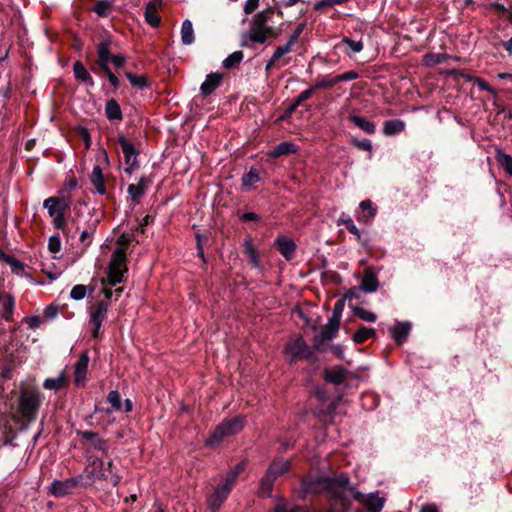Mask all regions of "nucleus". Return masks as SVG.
Instances as JSON below:
<instances>
[{
	"mask_svg": "<svg viewBox=\"0 0 512 512\" xmlns=\"http://www.w3.org/2000/svg\"><path fill=\"white\" fill-rule=\"evenodd\" d=\"M126 262L127 256L123 254L122 249H115L107 269V277L102 279V284L114 287L124 282V274L128 271Z\"/></svg>",
	"mask_w": 512,
	"mask_h": 512,
	"instance_id": "nucleus-1",
	"label": "nucleus"
},
{
	"mask_svg": "<svg viewBox=\"0 0 512 512\" xmlns=\"http://www.w3.org/2000/svg\"><path fill=\"white\" fill-rule=\"evenodd\" d=\"M274 14V6H269L254 14L250 21V28L248 32V38L250 41L258 44L265 43V36L262 34V31L268 27V23Z\"/></svg>",
	"mask_w": 512,
	"mask_h": 512,
	"instance_id": "nucleus-2",
	"label": "nucleus"
},
{
	"mask_svg": "<svg viewBox=\"0 0 512 512\" xmlns=\"http://www.w3.org/2000/svg\"><path fill=\"white\" fill-rule=\"evenodd\" d=\"M285 352L290 356V363L297 360H310L314 356V349L310 347L300 335L285 347Z\"/></svg>",
	"mask_w": 512,
	"mask_h": 512,
	"instance_id": "nucleus-3",
	"label": "nucleus"
},
{
	"mask_svg": "<svg viewBox=\"0 0 512 512\" xmlns=\"http://www.w3.org/2000/svg\"><path fill=\"white\" fill-rule=\"evenodd\" d=\"M117 142L122 149L125 163L127 164V167L124 169V172L127 173L128 175H132V173L135 170H138L140 168V164L137 159L140 152L135 148L134 144L124 135H119L117 138Z\"/></svg>",
	"mask_w": 512,
	"mask_h": 512,
	"instance_id": "nucleus-4",
	"label": "nucleus"
},
{
	"mask_svg": "<svg viewBox=\"0 0 512 512\" xmlns=\"http://www.w3.org/2000/svg\"><path fill=\"white\" fill-rule=\"evenodd\" d=\"M79 475L82 477L83 487L85 488L91 486L97 479H107V475L104 473V462L98 458L89 462L84 472Z\"/></svg>",
	"mask_w": 512,
	"mask_h": 512,
	"instance_id": "nucleus-5",
	"label": "nucleus"
},
{
	"mask_svg": "<svg viewBox=\"0 0 512 512\" xmlns=\"http://www.w3.org/2000/svg\"><path fill=\"white\" fill-rule=\"evenodd\" d=\"M83 487L82 477L77 475L63 481L54 480L50 485V492L55 497H63L70 494L74 489Z\"/></svg>",
	"mask_w": 512,
	"mask_h": 512,
	"instance_id": "nucleus-6",
	"label": "nucleus"
},
{
	"mask_svg": "<svg viewBox=\"0 0 512 512\" xmlns=\"http://www.w3.org/2000/svg\"><path fill=\"white\" fill-rule=\"evenodd\" d=\"M111 40L110 38L103 39L97 46L98 59L91 66L94 73H99L101 70L109 68V63L113 57L110 51Z\"/></svg>",
	"mask_w": 512,
	"mask_h": 512,
	"instance_id": "nucleus-7",
	"label": "nucleus"
},
{
	"mask_svg": "<svg viewBox=\"0 0 512 512\" xmlns=\"http://www.w3.org/2000/svg\"><path fill=\"white\" fill-rule=\"evenodd\" d=\"M231 490L228 487H225L221 484H218L212 494H210L207 498V507L210 512H218L224 502L227 500L230 495Z\"/></svg>",
	"mask_w": 512,
	"mask_h": 512,
	"instance_id": "nucleus-8",
	"label": "nucleus"
},
{
	"mask_svg": "<svg viewBox=\"0 0 512 512\" xmlns=\"http://www.w3.org/2000/svg\"><path fill=\"white\" fill-rule=\"evenodd\" d=\"M274 245L285 260L291 261L294 258L297 245L293 239L285 235H278L274 241Z\"/></svg>",
	"mask_w": 512,
	"mask_h": 512,
	"instance_id": "nucleus-9",
	"label": "nucleus"
},
{
	"mask_svg": "<svg viewBox=\"0 0 512 512\" xmlns=\"http://www.w3.org/2000/svg\"><path fill=\"white\" fill-rule=\"evenodd\" d=\"M89 356L88 352L81 353L78 361L74 365V383L78 387L85 386L86 374L88 371Z\"/></svg>",
	"mask_w": 512,
	"mask_h": 512,
	"instance_id": "nucleus-10",
	"label": "nucleus"
},
{
	"mask_svg": "<svg viewBox=\"0 0 512 512\" xmlns=\"http://www.w3.org/2000/svg\"><path fill=\"white\" fill-rule=\"evenodd\" d=\"M305 491L312 494H320L324 491H331L328 476L308 478L303 481Z\"/></svg>",
	"mask_w": 512,
	"mask_h": 512,
	"instance_id": "nucleus-11",
	"label": "nucleus"
},
{
	"mask_svg": "<svg viewBox=\"0 0 512 512\" xmlns=\"http://www.w3.org/2000/svg\"><path fill=\"white\" fill-rule=\"evenodd\" d=\"M379 287V280L377 277V272L374 267H366L364 269L363 278L361 281L360 289L366 293H373Z\"/></svg>",
	"mask_w": 512,
	"mask_h": 512,
	"instance_id": "nucleus-12",
	"label": "nucleus"
},
{
	"mask_svg": "<svg viewBox=\"0 0 512 512\" xmlns=\"http://www.w3.org/2000/svg\"><path fill=\"white\" fill-rule=\"evenodd\" d=\"M243 253L248 257L249 264L253 268H260L261 261L257 248L254 246L251 235H246L243 239Z\"/></svg>",
	"mask_w": 512,
	"mask_h": 512,
	"instance_id": "nucleus-13",
	"label": "nucleus"
},
{
	"mask_svg": "<svg viewBox=\"0 0 512 512\" xmlns=\"http://www.w3.org/2000/svg\"><path fill=\"white\" fill-rule=\"evenodd\" d=\"M151 183L152 180L150 178L142 176L137 184H130L127 188L130 199L133 202L138 203L139 199L145 195Z\"/></svg>",
	"mask_w": 512,
	"mask_h": 512,
	"instance_id": "nucleus-14",
	"label": "nucleus"
},
{
	"mask_svg": "<svg viewBox=\"0 0 512 512\" xmlns=\"http://www.w3.org/2000/svg\"><path fill=\"white\" fill-rule=\"evenodd\" d=\"M228 437L234 436L241 432L246 424L244 416L238 415L231 419H225L221 423Z\"/></svg>",
	"mask_w": 512,
	"mask_h": 512,
	"instance_id": "nucleus-15",
	"label": "nucleus"
},
{
	"mask_svg": "<svg viewBox=\"0 0 512 512\" xmlns=\"http://www.w3.org/2000/svg\"><path fill=\"white\" fill-rule=\"evenodd\" d=\"M223 74L221 73H210L206 76L205 81L200 86L201 94L206 97L212 94L221 84Z\"/></svg>",
	"mask_w": 512,
	"mask_h": 512,
	"instance_id": "nucleus-16",
	"label": "nucleus"
},
{
	"mask_svg": "<svg viewBox=\"0 0 512 512\" xmlns=\"http://www.w3.org/2000/svg\"><path fill=\"white\" fill-rule=\"evenodd\" d=\"M347 373V370L340 366L334 368H325L323 377L325 381L329 383L340 385L345 381Z\"/></svg>",
	"mask_w": 512,
	"mask_h": 512,
	"instance_id": "nucleus-17",
	"label": "nucleus"
},
{
	"mask_svg": "<svg viewBox=\"0 0 512 512\" xmlns=\"http://www.w3.org/2000/svg\"><path fill=\"white\" fill-rule=\"evenodd\" d=\"M412 329L410 322H398L393 328L390 329L394 341L401 345L403 344L410 334Z\"/></svg>",
	"mask_w": 512,
	"mask_h": 512,
	"instance_id": "nucleus-18",
	"label": "nucleus"
},
{
	"mask_svg": "<svg viewBox=\"0 0 512 512\" xmlns=\"http://www.w3.org/2000/svg\"><path fill=\"white\" fill-rule=\"evenodd\" d=\"M43 206H44V208H46L48 210V214L50 217L57 215L60 210H61V212H65V210L68 207L65 200L62 198H59V197L47 198L44 201Z\"/></svg>",
	"mask_w": 512,
	"mask_h": 512,
	"instance_id": "nucleus-19",
	"label": "nucleus"
},
{
	"mask_svg": "<svg viewBox=\"0 0 512 512\" xmlns=\"http://www.w3.org/2000/svg\"><path fill=\"white\" fill-rule=\"evenodd\" d=\"M297 151V147L292 142L283 141L276 145L272 150L267 153V156L270 158H279L281 156L289 155L295 153Z\"/></svg>",
	"mask_w": 512,
	"mask_h": 512,
	"instance_id": "nucleus-20",
	"label": "nucleus"
},
{
	"mask_svg": "<svg viewBox=\"0 0 512 512\" xmlns=\"http://www.w3.org/2000/svg\"><path fill=\"white\" fill-rule=\"evenodd\" d=\"M109 304L105 301H99L93 307L90 314V323L102 324L107 318Z\"/></svg>",
	"mask_w": 512,
	"mask_h": 512,
	"instance_id": "nucleus-21",
	"label": "nucleus"
},
{
	"mask_svg": "<svg viewBox=\"0 0 512 512\" xmlns=\"http://www.w3.org/2000/svg\"><path fill=\"white\" fill-rule=\"evenodd\" d=\"M348 120L367 134L372 135L376 132L375 123L372 121H369L368 119H366L363 116L350 114L348 116Z\"/></svg>",
	"mask_w": 512,
	"mask_h": 512,
	"instance_id": "nucleus-22",
	"label": "nucleus"
},
{
	"mask_svg": "<svg viewBox=\"0 0 512 512\" xmlns=\"http://www.w3.org/2000/svg\"><path fill=\"white\" fill-rule=\"evenodd\" d=\"M69 385V377L61 372L57 378H47L43 383V387L48 390L59 391L63 388H67Z\"/></svg>",
	"mask_w": 512,
	"mask_h": 512,
	"instance_id": "nucleus-23",
	"label": "nucleus"
},
{
	"mask_svg": "<svg viewBox=\"0 0 512 512\" xmlns=\"http://www.w3.org/2000/svg\"><path fill=\"white\" fill-rule=\"evenodd\" d=\"M339 400L334 399L331 400L329 403H322L319 407L316 409V414L320 418L321 421H327L328 419H331L333 415L335 414V411L337 409Z\"/></svg>",
	"mask_w": 512,
	"mask_h": 512,
	"instance_id": "nucleus-24",
	"label": "nucleus"
},
{
	"mask_svg": "<svg viewBox=\"0 0 512 512\" xmlns=\"http://www.w3.org/2000/svg\"><path fill=\"white\" fill-rule=\"evenodd\" d=\"M145 20L146 22L152 26L153 28L159 27L161 23V17L158 14L157 4L154 1H150L147 3L145 7Z\"/></svg>",
	"mask_w": 512,
	"mask_h": 512,
	"instance_id": "nucleus-25",
	"label": "nucleus"
},
{
	"mask_svg": "<svg viewBox=\"0 0 512 512\" xmlns=\"http://www.w3.org/2000/svg\"><path fill=\"white\" fill-rule=\"evenodd\" d=\"M495 160L500 167H502L505 173L512 177V156L505 153L503 149H495Z\"/></svg>",
	"mask_w": 512,
	"mask_h": 512,
	"instance_id": "nucleus-26",
	"label": "nucleus"
},
{
	"mask_svg": "<svg viewBox=\"0 0 512 512\" xmlns=\"http://www.w3.org/2000/svg\"><path fill=\"white\" fill-rule=\"evenodd\" d=\"M73 72L77 80L87 84L88 86H94L95 83L92 76L81 61H76L74 63Z\"/></svg>",
	"mask_w": 512,
	"mask_h": 512,
	"instance_id": "nucleus-27",
	"label": "nucleus"
},
{
	"mask_svg": "<svg viewBox=\"0 0 512 512\" xmlns=\"http://www.w3.org/2000/svg\"><path fill=\"white\" fill-rule=\"evenodd\" d=\"M105 115L110 121H121L123 119L121 107L114 98L107 100L105 104Z\"/></svg>",
	"mask_w": 512,
	"mask_h": 512,
	"instance_id": "nucleus-28",
	"label": "nucleus"
},
{
	"mask_svg": "<svg viewBox=\"0 0 512 512\" xmlns=\"http://www.w3.org/2000/svg\"><path fill=\"white\" fill-rule=\"evenodd\" d=\"M91 183L100 195L106 194V184L102 169L99 165L94 166L91 174Z\"/></svg>",
	"mask_w": 512,
	"mask_h": 512,
	"instance_id": "nucleus-29",
	"label": "nucleus"
},
{
	"mask_svg": "<svg viewBox=\"0 0 512 512\" xmlns=\"http://www.w3.org/2000/svg\"><path fill=\"white\" fill-rule=\"evenodd\" d=\"M405 130V123L401 119L387 120L383 124V133L387 136L399 134Z\"/></svg>",
	"mask_w": 512,
	"mask_h": 512,
	"instance_id": "nucleus-30",
	"label": "nucleus"
},
{
	"mask_svg": "<svg viewBox=\"0 0 512 512\" xmlns=\"http://www.w3.org/2000/svg\"><path fill=\"white\" fill-rule=\"evenodd\" d=\"M14 307V299L8 295H0V317L9 320Z\"/></svg>",
	"mask_w": 512,
	"mask_h": 512,
	"instance_id": "nucleus-31",
	"label": "nucleus"
},
{
	"mask_svg": "<svg viewBox=\"0 0 512 512\" xmlns=\"http://www.w3.org/2000/svg\"><path fill=\"white\" fill-rule=\"evenodd\" d=\"M227 436L221 424L217 425L205 441V445L213 447L220 444Z\"/></svg>",
	"mask_w": 512,
	"mask_h": 512,
	"instance_id": "nucleus-32",
	"label": "nucleus"
},
{
	"mask_svg": "<svg viewBox=\"0 0 512 512\" xmlns=\"http://www.w3.org/2000/svg\"><path fill=\"white\" fill-rule=\"evenodd\" d=\"M376 335V330L374 328H368L364 325H360L358 330L353 335V341L356 344H363L369 338H373Z\"/></svg>",
	"mask_w": 512,
	"mask_h": 512,
	"instance_id": "nucleus-33",
	"label": "nucleus"
},
{
	"mask_svg": "<svg viewBox=\"0 0 512 512\" xmlns=\"http://www.w3.org/2000/svg\"><path fill=\"white\" fill-rule=\"evenodd\" d=\"M277 479L275 474H273L272 470L268 468L265 475L262 477L260 481V489L262 493L266 496H270L273 490L274 482Z\"/></svg>",
	"mask_w": 512,
	"mask_h": 512,
	"instance_id": "nucleus-34",
	"label": "nucleus"
},
{
	"mask_svg": "<svg viewBox=\"0 0 512 512\" xmlns=\"http://www.w3.org/2000/svg\"><path fill=\"white\" fill-rule=\"evenodd\" d=\"M125 76L133 87L138 89L150 88L151 83L146 75H136L132 72L126 71Z\"/></svg>",
	"mask_w": 512,
	"mask_h": 512,
	"instance_id": "nucleus-35",
	"label": "nucleus"
},
{
	"mask_svg": "<svg viewBox=\"0 0 512 512\" xmlns=\"http://www.w3.org/2000/svg\"><path fill=\"white\" fill-rule=\"evenodd\" d=\"M290 468L291 462L289 460H283L281 458L273 460L269 466V469L272 470L273 474H275L277 478L289 472Z\"/></svg>",
	"mask_w": 512,
	"mask_h": 512,
	"instance_id": "nucleus-36",
	"label": "nucleus"
},
{
	"mask_svg": "<svg viewBox=\"0 0 512 512\" xmlns=\"http://www.w3.org/2000/svg\"><path fill=\"white\" fill-rule=\"evenodd\" d=\"M340 322L341 319L331 316L328 320V323L323 327L321 331L322 337L333 339L339 330Z\"/></svg>",
	"mask_w": 512,
	"mask_h": 512,
	"instance_id": "nucleus-37",
	"label": "nucleus"
},
{
	"mask_svg": "<svg viewBox=\"0 0 512 512\" xmlns=\"http://www.w3.org/2000/svg\"><path fill=\"white\" fill-rule=\"evenodd\" d=\"M195 40L192 22L184 20L181 26V41L184 45H191Z\"/></svg>",
	"mask_w": 512,
	"mask_h": 512,
	"instance_id": "nucleus-38",
	"label": "nucleus"
},
{
	"mask_svg": "<svg viewBox=\"0 0 512 512\" xmlns=\"http://www.w3.org/2000/svg\"><path fill=\"white\" fill-rule=\"evenodd\" d=\"M385 499L379 497L376 493H370L365 502L369 512H380L384 506Z\"/></svg>",
	"mask_w": 512,
	"mask_h": 512,
	"instance_id": "nucleus-39",
	"label": "nucleus"
},
{
	"mask_svg": "<svg viewBox=\"0 0 512 512\" xmlns=\"http://www.w3.org/2000/svg\"><path fill=\"white\" fill-rule=\"evenodd\" d=\"M243 58V51L238 50L230 54L227 58H225L222 62V65L225 69L231 70L236 68L242 62Z\"/></svg>",
	"mask_w": 512,
	"mask_h": 512,
	"instance_id": "nucleus-40",
	"label": "nucleus"
},
{
	"mask_svg": "<svg viewBox=\"0 0 512 512\" xmlns=\"http://www.w3.org/2000/svg\"><path fill=\"white\" fill-rule=\"evenodd\" d=\"M338 82L335 80V76L326 75L322 77H318L315 84L312 85V89L315 92L318 89H329L337 85Z\"/></svg>",
	"mask_w": 512,
	"mask_h": 512,
	"instance_id": "nucleus-41",
	"label": "nucleus"
},
{
	"mask_svg": "<svg viewBox=\"0 0 512 512\" xmlns=\"http://www.w3.org/2000/svg\"><path fill=\"white\" fill-rule=\"evenodd\" d=\"M349 307L352 309L354 315H356L360 319L370 323L376 322L377 316L375 313L368 311L362 307L354 306L351 303H349Z\"/></svg>",
	"mask_w": 512,
	"mask_h": 512,
	"instance_id": "nucleus-42",
	"label": "nucleus"
},
{
	"mask_svg": "<svg viewBox=\"0 0 512 512\" xmlns=\"http://www.w3.org/2000/svg\"><path fill=\"white\" fill-rule=\"evenodd\" d=\"M0 261L2 263L8 264L11 267L12 271L16 274H20L21 271L23 270V265L18 260H16L14 257H12L10 255L5 254L1 250H0Z\"/></svg>",
	"mask_w": 512,
	"mask_h": 512,
	"instance_id": "nucleus-43",
	"label": "nucleus"
},
{
	"mask_svg": "<svg viewBox=\"0 0 512 512\" xmlns=\"http://www.w3.org/2000/svg\"><path fill=\"white\" fill-rule=\"evenodd\" d=\"M259 181V170L255 167H251L250 170L242 176V185L246 187L251 186Z\"/></svg>",
	"mask_w": 512,
	"mask_h": 512,
	"instance_id": "nucleus-44",
	"label": "nucleus"
},
{
	"mask_svg": "<svg viewBox=\"0 0 512 512\" xmlns=\"http://www.w3.org/2000/svg\"><path fill=\"white\" fill-rule=\"evenodd\" d=\"M112 4L109 0L97 1L93 7V11L100 17H107L110 14Z\"/></svg>",
	"mask_w": 512,
	"mask_h": 512,
	"instance_id": "nucleus-45",
	"label": "nucleus"
},
{
	"mask_svg": "<svg viewBox=\"0 0 512 512\" xmlns=\"http://www.w3.org/2000/svg\"><path fill=\"white\" fill-rule=\"evenodd\" d=\"M360 208L364 213H367L363 216L365 222H368L375 217L377 210L375 207H373V203L371 200L366 199L361 201Z\"/></svg>",
	"mask_w": 512,
	"mask_h": 512,
	"instance_id": "nucleus-46",
	"label": "nucleus"
},
{
	"mask_svg": "<svg viewBox=\"0 0 512 512\" xmlns=\"http://www.w3.org/2000/svg\"><path fill=\"white\" fill-rule=\"evenodd\" d=\"M328 479L332 491H334L335 488H345L350 482L348 475L344 473L336 477H328Z\"/></svg>",
	"mask_w": 512,
	"mask_h": 512,
	"instance_id": "nucleus-47",
	"label": "nucleus"
},
{
	"mask_svg": "<svg viewBox=\"0 0 512 512\" xmlns=\"http://www.w3.org/2000/svg\"><path fill=\"white\" fill-rule=\"evenodd\" d=\"M466 80L473 82L475 85L478 86V88L480 90L488 91L494 95L496 94V90L492 86H490V84L487 81H485L482 78L467 75Z\"/></svg>",
	"mask_w": 512,
	"mask_h": 512,
	"instance_id": "nucleus-48",
	"label": "nucleus"
},
{
	"mask_svg": "<svg viewBox=\"0 0 512 512\" xmlns=\"http://www.w3.org/2000/svg\"><path fill=\"white\" fill-rule=\"evenodd\" d=\"M133 240L134 238L132 235L128 233H122L116 241V249H122L123 254L127 256V250Z\"/></svg>",
	"mask_w": 512,
	"mask_h": 512,
	"instance_id": "nucleus-49",
	"label": "nucleus"
},
{
	"mask_svg": "<svg viewBox=\"0 0 512 512\" xmlns=\"http://www.w3.org/2000/svg\"><path fill=\"white\" fill-rule=\"evenodd\" d=\"M337 225H344L351 234L358 233V228L348 214L342 213L337 221Z\"/></svg>",
	"mask_w": 512,
	"mask_h": 512,
	"instance_id": "nucleus-50",
	"label": "nucleus"
},
{
	"mask_svg": "<svg viewBox=\"0 0 512 512\" xmlns=\"http://www.w3.org/2000/svg\"><path fill=\"white\" fill-rule=\"evenodd\" d=\"M65 212L59 211V213L53 216V224L56 229H60L64 234L69 236V230L66 226Z\"/></svg>",
	"mask_w": 512,
	"mask_h": 512,
	"instance_id": "nucleus-51",
	"label": "nucleus"
},
{
	"mask_svg": "<svg viewBox=\"0 0 512 512\" xmlns=\"http://www.w3.org/2000/svg\"><path fill=\"white\" fill-rule=\"evenodd\" d=\"M350 143L359 150L367 151L369 153L373 150L372 143L369 139L359 140L356 137H351Z\"/></svg>",
	"mask_w": 512,
	"mask_h": 512,
	"instance_id": "nucleus-52",
	"label": "nucleus"
},
{
	"mask_svg": "<svg viewBox=\"0 0 512 512\" xmlns=\"http://www.w3.org/2000/svg\"><path fill=\"white\" fill-rule=\"evenodd\" d=\"M107 401L111 404V406L115 410H121L122 408V401H121V395L117 390L110 391L107 396Z\"/></svg>",
	"mask_w": 512,
	"mask_h": 512,
	"instance_id": "nucleus-53",
	"label": "nucleus"
},
{
	"mask_svg": "<svg viewBox=\"0 0 512 512\" xmlns=\"http://www.w3.org/2000/svg\"><path fill=\"white\" fill-rule=\"evenodd\" d=\"M20 409L26 416L32 414V399L27 394H23L20 400Z\"/></svg>",
	"mask_w": 512,
	"mask_h": 512,
	"instance_id": "nucleus-54",
	"label": "nucleus"
},
{
	"mask_svg": "<svg viewBox=\"0 0 512 512\" xmlns=\"http://www.w3.org/2000/svg\"><path fill=\"white\" fill-rule=\"evenodd\" d=\"M87 293V287L83 284H77L75 285L71 292L70 297L74 300H82Z\"/></svg>",
	"mask_w": 512,
	"mask_h": 512,
	"instance_id": "nucleus-55",
	"label": "nucleus"
},
{
	"mask_svg": "<svg viewBox=\"0 0 512 512\" xmlns=\"http://www.w3.org/2000/svg\"><path fill=\"white\" fill-rule=\"evenodd\" d=\"M48 249L53 254H56V253L60 252V250H61V239H60V236L58 234L57 235H53V236H51L49 238Z\"/></svg>",
	"mask_w": 512,
	"mask_h": 512,
	"instance_id": "nucleus-56",
	"label": "nucleus"
},
{
	"mask_svg": "<svg viewBox=\"0 0 512 512\" xmlns=\"http://www.w3.org/2000/svg\"><path fill=\"white\" fill-rule=\"evenodd\" d=\"M306 27V23L302 22L297 25V27L294 29L292 34L290 35L287 43H289L291 46H293L298 40L300 35L303 33L304 29Z\"/></svg>",
	"mask_w": 512,
	"mask_h": 512,
	"instance_id": "nucleus-57",
	"label": "nucleus"
},
{
	"mask_svg": "<svg viewBox=\"0 0 512 512\" xmlns=\"http://www.w3.org/2000/svg\"><path fill=\"white\" fill-rule=\"evenodd\" d=\"M291 51H292V46L289 43H286L282 46H278L276 48V50L274 51L273 55L271 56V58H273V60H275V61H279V59L281 57H283L285 54H287Z\"/></svg>",
	"mask_w": 512,
	"mask_h": 512,
	"instance_id": "nucleus-58",
	"label": "nucleus"
},
{
	"mask_svg": "<svg viewBox=\"0 0 512 512\" xmlns=\"http://www.w3.org/2000/svg\"><path fill=\"white\" fill-rule=\"evenodd\" d=\"M468 489H469V492H470L469 495H468L469 503L471 505H475L476 501H474V499L477 498L480 495L482 489L479 487V485H476V484H474L472 482H470L468 484Z\"/></svg>",
	"mask_w": 512,
	"mask_h": 512,
	"instance_id": "nucleus-59",
	"label": "nucleus"
},
{
	"mask_svg": "<svg viewBox=\"0 0 512 512\" xmlns=\"http://www.w3.org/2000/svg\"><path fill=\"white\" fill-rule=\"evenodd\" d=\"M358 77H359V74L356 71L350 70V71L344 72L342 74L336 75L335 80L339 83V82H343V81L355 80Z\"/></svg>",
	"mask_w": 512,
	"mask_h": 512,
	"instance_id": "nucleus-60",
	"label": "nucleus"
},
{
	"mask_svg": "<svg viewBox=\"0 0 512 512\" xmlns=\"http://www.w3.org/2000/svg\"><path fill=\"white\" fill-rule=\"evenodd\" d=\"M237 479H238V477L235 475V473H232L231 471H229L227 473V475L224 478H222L220 484L225 487H228L229 490L232 491L233 486H234L235 482L237 481Z\"/></svg>",
	"mask_w": 512,
	"mask_h": 512,
	"instance_id": "nucleus-61",
	"label": "nucleus"
},
{
	"mask_svg": "<svg viewBox=\"0 0 512 512\" xmlns=\"http://www.w3.org/2000/svg\"><path fill=\"white\" fill-rule=\"evenodd\" d=\"M314 94V91L312 87L310 86L308 89L302 91L293 101L296 103V105L300 106L304 101L311 98V96Z\"/></svg>",
	"mask_w": 512,
	"mask_h": 512,
	"instance_id": "nucleus-62",
	"label": "nucleus"
},
{
	"mask_svg": "<svg viewBox=\"0 0 512 512\" xmlns=\"http://www.w3.org/2000/svg\"><path fill=\"white\" fill-rule=\"evenodd\" d=\"M345 298L341 297L340 299H338L334 305V308H333V312H332V316H334V318H339L341 319L342 317V312L344 310V306H345Z\"/></svg>",
	"mask_w": 512,
	"mask_h": 512,
	"instance_id": "nucleus-63",
	"label": "nucleus"
},
{
	"mask_svg": "<svg viewBox=\"0 0 512 512\" xmlns=\"http://www.w3.org/2000/svg\"><path fill=\"white\" fill-rule=\"evenodd\" d=\"M260 0H247L244 4L243 11L246 15H251L258 8Z\"/></svg>",
	"mask_w": 512,
	"mask_h": 512,
	"instance_id": "nucleus-64",
	"label": "nucleus"
}]
</instances>
